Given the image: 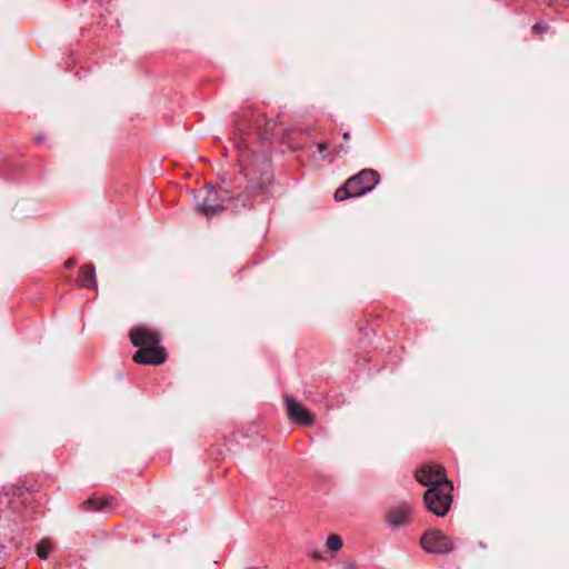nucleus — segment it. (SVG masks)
Listing matches in <instances>:
<instances>
[{
	"label": "nucleus",
	"instance_id": "f3484780",
	"mask_svg": "<svg viewBox=\"0 0 569 569\" xmlns=\"http://www.w3.org/2000/svg\"><path fill=\"white\" fill-rule=\"evenodd\" d=\"M76 260L73 258H69L66 262H64V266L67 269H71L76 266Z\"/></svg>",
	"mask_w": 569,
	"mask_h": 569
},
{
	"label": "nucleus",
	"instance_id": "20e7f679",
	"mask_svg": "<svg viewBox=\"0 0 569 569\" xmlns=\"http://www.w3.org/2000/svg\"><path fill=\"white\" fill-rule=\"evenodd\" d=\"M385 521L391 529L407 527L412 521V507L408 502H401L390 507L385 513Z\"/></svg>",
	"mask_w": 569,
	"mask_h": 569
},
{
	"label": "nucleus",
	"instance_id": "dca6fc26",
	"mask_svg": "<svg viewBox=\"0 0 569 569\" xmlns=\"http://www.w3.org/2000/svg\"><path fill=\"white\" fill-rule=\"evenodd\" d=\"M349 151H350V148H349V147H346L345 144H339V146H337V147L333 149V152H335L338 157H341V156H343V154H347Z\"/></svg>",
	"mask_w": 569,
	"mask_h": 569
},
{
	"label": "nucleus",
	"instance_id": "7ed1b4c3",
	"mask_svg": "<svg viewBox=\"0 0 569 569\" xmlns=\"http://www.w3.org/2000/svg\"><path fill=\"white\" fill-rule=\"evenodd\" d=\"M379 180L380 176L376 170L363 169L358 174L350 177L347 181L349 189H353V192L358 197L372 190Z\"/></svg>",
	"mask_w": 569,
	"mask_h": 569
},
{
	"label": "nucleus",
	"instance_id": "1a4fd4ad",
	"mask_svg": "<svg viewBox=\"0 0 569 569\" xmlns=\"http://www.w3.org/2000/svg\"><path fill=\"white\" fill-rule=\"evenodd\" d=\"M442 467L441 465H425L421 467L419 471L416 473V479L422 486L432 487L437 483V480L441 477L438 475V468Z\"/></svg>",
	"mask_w": 569,
	"mask_h": 569
},
{
	"label": "nucleus",
	"instance_id": "f257e3e1",
	"mask_svg": "<svg viewBox=\"0 0 569 569\" xmlns=\"http://www.w3.org/2000/svg\"><path fill=\"white\" fill-rule=\"evenodd\" d=\"M438 475L441 477L437 483L426 490L423 501L426 508L438 517H445L452 503V482L446 477L445 467L438 468Z\"/></svg>",
	"mask_w": 569,
	"mask_h": 569
},
{
	"label": "nucleus",
	"instance_id": "9b49d317",
	"mask_svg": "<svg viewBox=\"0 0 569 569\" xmlns=\"http://www.w3.org/2000/svg\"><path fill=\"white\" fill-rule=\"evenodd\" d=\"M111 497H91L88 500L84 501V506L87 510L90 511H98L103 510L106 507L110 505Z\"/></svg>",
	"mask_w": 569,
	"mask_h": 569
},
{
	"label": "nucleus",
	"instance_id": "9d476101",
	"mask_svg": "<svg viewBox=\"0 0 569 569\" xmlns=\"http://www.w3.org/2000/svg\"><path fill=\"white\" fill-rule=\"evenodd\" d=\"M78 283L80 287L97 290L96 268L88 263L80 268Z\"/></svg>",
	"mask_w": 569,
	"mask_h": 569
},
{
	"label": "nucleus",
	"instance_id": "a211bd4d",
	"mask_svg": "<svg viewBox=\"0 0 569 569\" xmlns=\"http://www.w3.org/2000/svg\"><path fill=\"white\" fill-rule=\"evenodd\" d=\"M327 149H328V144H327V143H325V142H320V143H318V150H319L320 152H323V151H326Z\"/></svg>",
	"mask_w": 569,
	"mask_h": 569
},
{
	"label": "nucleus",
	"instance_id": "ddd939ff",
	"mask_svg": "<svg viewBox=\"0 0 569 569\" xmlns=\"http://www.w3.org/2000/svg\"><path fill=\"white\" fill-rule=\"evenodd\" d=\"M343 541L339 535L332 533L327 538L326 546L332 551L337 552L342 548Z\"/></svg>",
	"mask_w": 569,
	"mask_h": 569
},
{
	"label": "nucleus",
	"instance_id": "f03ea898",
	"mask_svg": "<svg viewBox=\"0 0 569 569\" xmlns=\"http://www.w3.org/2000/svg\"><path fill=\"white\" fill-rule=\"evenodd\" d=\"M420 545L429 553H449L455 548L451 538L437 529L425 532Z\"/></svg>",
	"mask_w": 569,
	"mask_h": 569
},
{
	"label": "nucleus",
	"instance_id": "0eeeda50",
	"mask_svg": "<svg viewBox=\"0 0 569 569\" xmlns=\"http://www.w3.org/2000/svg\"><path fill=\"white\" fill-rule=\"evenodd\" d=\"M166 360L167 353L162 347L142 348L133 355V361L140 365L158 366Z\"/></svg>",
	"mask_w": 569,
	"mask_h": 569
},
{
	"label": "nucleus",
	"instance_id": "f8f14e48",
	"mask_svg": "<svg viewBox=\"0 0 569 569\" xmlns=\"http://www.w3.org/2000/svg\"><path fill=\"white\" fill-rule=\"evenodd\" d=\"M336 201H343L348 198L357 197V194L353 192V189H349L348 181L346 183L338 188L333 194Z\"/></svg>",
	"mask_w": 569,
	"mask_h": 569
},
{
	"label": "nucleus",
	"instance_id": "6ab92c4d",
	"mask_svg": "<svg viewBox=\"0 0 569 569\" xmlns=\"http://www.w3.org/2000/svg\"><path fill=\"white\" fill-rule=\"evenodd\" d=\"M312 558H313V559H317V560H322V559H323V558H322V556H321V553H320V552H318V551H316V552H313V553H312Z\"/></svg>",
	"mask_w": 569,
	"mask_h": 569
},
{
	"label": "nucleus",
	"instance_id": "aec40b11",
	"mask_svg": "<svg viewBox=\"0 0 569 569\" xmlns=\"http://www.w3.org/2000/svg\"><path fill=\"white\" fill-rule=\"evenodd\" d=\"M342 138H343V140H346V141L350 140V138H351L350 132H345V133L342 134Z\"/></svg>",
	"mask_w": 569,
	"mask_h": 569
},
{
	"label": "nucleus",
	"instance_id": "6e6552de",
	"mask_svg": "<svg viewBox=\"0 0 569 569\" xmlns=\"http://www.w3.org/2000/svg\"><path fill=\"white\" fill-rule=\"evenodd\" d=\"M287 412L291 420L310 426L315 421V416L311 415L302 405L297 402L293 398L286 396Z\"/></svg>",
	"mask_w": 569,
	"mask_h": 569
},
{
	"label": "nucleus",
	"instance_id": "4468645a",
	"mask_svg": "<svg viewBox=\"0 0 569 569\" xmlns=\"http://www.w3.org/2000/svg\"><path fill=\"white\" fill-rule=\"evenodd\" d=\"M50 548H51L50 542H48L46 540H41L37 545V555L39 556V558L47 559L49 556Z\"/></svg>",
	"mask_w": 569,
	"mask_h": 569
},
{
	"label": "nucleus",
	"instance_id": "39448f33",
	"mask_svg": "<svg viewBox=\"0 0 569 569\" xmlns=\"http://www.w3.org/2000/svg\"><path fill=\"white\" fill-rule=\"evenodd\" d=\"M222 192L226 191L222 189H220V191L214 189H208L206 196H203L201 199H198L197 201L198 210L201 211L208 218L221 211L224 208L222 202L226 200L224 197L221 194Z\"/></svg>",
	"mask_w": 569,
	"mask_h": 569
},
{
	"label": "nucleus",
	"instance_id": "2eb2a0df",
	"mask_svg": "<svg viewBox=\"0 0 569 569\" xmlns=\"http://www.w3.org/2000/svg\"><path fill=\"white\" fill-rule=\"evenodd\" d=\"M548 23L546 22H537L533 27H532V32L536 33V34H539V33H542V32H546L548 30Z\"/></svg>",
	"mask_w": 569,
	"mask_h": 569
},
{
	"label": "nucleus",
	"instance_id": "423d86ee",
	"mask_svg": "<svg viewBox=\"0 0 569 569\" xmlns=\"http://www.w3.org/2000/svg\"><path fill=\"white\" fill-rule=\"evenodd\" d=\"M131 343L134 347H139V349L148 348V347H161L160 341L161 337L160 335L146 327H139L130 330L129 333Z\"/></svg>",
	"mask_w": 569,
	"mask_h": 569
}]
</instances>
